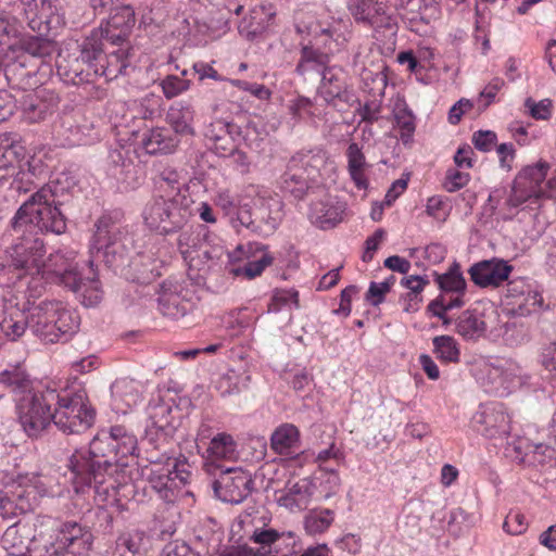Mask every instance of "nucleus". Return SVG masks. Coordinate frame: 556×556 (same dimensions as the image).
<instances>
[{"mask_svg":"<svg viewBox=\"0 0 556 556\" xmlns=\"http://www.w3.org/2000/svg\"><path fill=\"white\" fill-rule=\"evenodd\" d=\"M59 205L51 185H45L18 207L10 220L9 231L20 241L0 257V286L26 285L27 292L35 298L43 292L46 277L76 286L77 277L70 257L58 252L45 260V243L38 237L42 232H65L66 218Z\"/></svg>","mask_w":556,"mask_h":556,"instance_id":"f257e3e1","label":"nucleus"},{"mask_svg":"<svg viewBox=\"0 0 556 556\" xmlns=\"http://www.w3.org/2000/svg\"><path fill=\"white\" fill-rule=\"evenodd\" d=\"M93 542L92 533L76 522H65L54 540L41 543L36 538L35 525L17 521L10 526L1 538L2 547L11 556H87Z\"/></svg>","mask_w":556,"mask_h":556,"instance_id":"f03ea898","label":"nucleus"},{"mask_svg":"<svg viewBox=\"0 0 556 556\" xmlns=\"http://www.w3.org/2000/svg\"><path fill=\"white\" fill-rule=\"evenodd\" d=\"M110 432H102L93 438L88 451H76L68 459L71 471V483L77 496H84L92 489L100 493L101 486L108 484L103 490L116 489V480L112 478V471L119 465L115 456V450Z\"/></svg>","mask_w":556,"mask_h":556,"instance_id":"7ed1b4c3","label":"nucleus"},{"mask_svg":"<svg viewBox=\"0 0 556 556\" xmlns=\"http://www.w3.org/2000/svg\"><path fill=\"white\" fill-rule=\"evenodd\" d=\"M296 28L299 33L312 37V45L303 47L301 60L296 66V71L301 75L319 71L327 65L329 55L340 51L345 41L343 35L334 26L314 16L299 21Z\"/></svg>","mask_w":556,"mask_h":556,"instance_id":"20e7f679","label":"nucleus"},{"mask_svg":"<svg viewBox=\"0 0 556 556\" xmlns=\"http://www.w3.org/2000/svg\"><path fill=\"white\" fill-rule=\"evenodd\" d=\"M29 328L47 343H55L74 333L79 326V316L58 300H45L29 305Z\"/></svg>","mask_w":556,"mask_h":556,"instance_id":"39448f33","label":"nucleus"},{"mask_svg":"<svg viewBox=\"0 0 556 556\" xmlns=\"http://www.w3.org/2000/svg\"><path fill=\"white\" fill-rule=\"evenodd\" d=\"M54 496L48 485V479L42 476L26 473L10 479L0 489V515L12 518L33 509L41 496Z\"/></svg>","mask_w":556,"mask_h":556,"instance_id":"423d86ee","label":"nucleus"},{"mask_svg":"<svg viewBox=\"0 0 556 556\" xmlns=\"http://www.w3.org/2000/svg\"><path fill=\"white\" fill-rule=\"evenodd\" d=\"M76 50L74 53L67 50L59 52L56 58L59 76L72 85L93 83L97 78L96 62L104 58L98 34H91L80 46H77Z\"/></svg>","mask_w":556,"mask_h":556,"instance_id":"0eeeda50","label":"nucleus"},{"mask_svg":"<svg viewBox=\"0 0 556 556\" xmlns=\"http://www.w3.org/2000/svg\"><path fill=\"white\" fill-rule=\"evenodd\" d=\"M327 165L328 156L323 150L298 152L290 159L287 170L281 176V190L294 199H302Z\"/></svg>","mask_w":556,"mask_h":556,"instance_id":"6e6552de","label":"nucleus"},{"mask_svg":"<svg viewBox=\"0 0 556 556\" xmlns=\"http://www.w3.org/2000/svg\"><path fill=\"white\" fill-rule=\"evenodd\" d=\"M53 410V424L64 433H83L94 422L96 410L85 392L59 393Z\"/></svg>","mask_w":556,"mask_h":556,"instance_id":"1a4fd4ad","label":"nucleus"},{"mask_svg":"<svg viewBox=\"0 0 556 556\" xmlns=\"http://www.w3.org/2000/svg\"><path fill=\"white\" fill-rule=\"evenodd\" d=\"M58 399L56 390L47 389L15 404L18 421L28 437H37L53 421L51 407Z\"/></svg>","mask_w":556,"mask_h":556,"instance_id":"9d476101","label":"nucleus"},{"mask_svg":"<svg viewBox=\"0 0 556 556\" xmlns=\"http://www.w3.org/2000/svg\"><path fill=\"white\" fill-rule=\"evenodd\" d=\"M549 165L546 162H538L522 168L516 176L506 204L518 208L522 204L534 203L538 200L549 197L546 192L545 179Z\"/></svg>","mask_w":556,"mask_h":556,"instance_id":"9b49d317","label":"nucleus"},{"mask_svg":"<svg viewBox=\"0 0 556 556\" xmlns=\"http://www.w3.org/2000/svg\"><path fill=\"white\" fill-rule=\"evenodd\" d=\"M482 375L478 378L486 392L507 396L521 388L528 376L519 364L505 361L498 364H484Z\"/></svg>","mask_w":556,"mask_h":556,"instance_id":"f8f14e48","label":"nucleus"},{"mask_svg":"<svg viewBox=\"0 0 556 556\" xmlns=\"http://www.w3.org/2000/svg\"><path fill=\"white\" fill-rule=\"evenodd\" d=\"M1 287L5 288L4 286ZM10 288L16 289V293H23L26 302L21 304L15 294H12L10 298L7 295L3 298V302L0 305V333L10 341H16L25 333L27 327H29V319L25 312L31 304V300H36L38 296H30L29 292L26 290V285L21 286L16 283ZM42 294L43 292L39 298Z\"/></svg>","mask_w":556,"mask_h":556,"instance_id":"ddd939ff","label":"nucleus"},{"mask_svg":"<svg viewBox=\"0 0 556 556\" xmlns=\"http://www.w3.org/2000/svg\"><path fill=\"white\" fill-rule=\"evenodd\" d=\"M28 26L39 34H56L65 25L58 0H21Z\"/></svg>","mask_w":556,"mask_h":556,"instance_id":"4468645a","label":"nucleus"},{"mask_svg":"<svg viewBox=\"0 0 556 556\" xmlns=\"http://www.w3.org/2000/svg\"><path fill=\"white\" fill-rule=\"evenodd\" d=\"M472 428L490 439H503L510 432V417L501 403L481 405L471 418Z\"/></svg>","mask_w":556,"mask_h":556,"instance_id":"2eb2a0df","label":"nucleus"},{"mask_svg":"<svg viewBox=\"0 0 556 556\" xmlns=\"http://www.w3.org/2000/svg\"><path fill=\"white\" fill-rule=\"evenodd\" d=\"M222 477L213 482L216 496L226 503L239 504L250 493L251 479L241 468H225Z\"/></svg>","mask_w":556,"mask_h":556,"instance_id":"dca6fc26","label":"nucleus"},{"mask_svg":"<svg viewBox=\"0 0 556 556\" xmlns=\"http://www.w3.org/2000/svg\"><path fill=\"white\" fill-rule=\"evenodd\" d=\"M20 105L24 121L29 124L40 123L58 110L59 98L53 91L37 89L25 93Z\"/></svg>","mask_w":556,"mask_h":556,"instance_id":"f3484780","label":"nucleus"},{"mask_svg":"<svg viewBox=\"0 0 556 556\" xmlns=\"http://www.w3.org/2000/svg\"><path fill=\"white\" fill-rule=\"evenodd\" d=\"M506 303L514 313L526 316L541 309L543 298L527 280L518 278L507 285Z\"/></svg>","mask_w":556,"mask_h":556,"instance_id":"a211bd4d","label":"nucleus"},{"mask_svg":"<svg viewBox=\"0 0 556 556\" xmlns=\"http://www.w3.org/2000/svg\"><path fill=\"white\" fill-rule=\"evenodd\" d=\"M135 23V11L131 7H116L105 25H101L99 29L91 34L97 33L101 42L105 40L112 45H121L129 37Z\"/></svg>","mask_w":556,"mask_h":556,"instance_id":"6ab92c4d","label":"nucleus"},{"mask_svg":"<svg viewBox=\"0 0 556 556\" xmlns=\"http://www.w3.org/2000/svg\"><path fill=\"white\" fill-rule=\"evenodd\" d=\"M513 266L501 258L481 261L473 264L469 275L475 285L481 288H497L508 280Z\"/></svg>","mask_w":556,"mask_h":556,"instance_id":"aec40b11","label":"nucleus"},{"mask_svg":"<svg viewBox=\"0 0 556 556\" xmlns=\"http://www.w3.org/2000/svg\"><path fill=\"white\" fill-rule=\"evenodd\" d=\"M313 500L312 483L305 478L288 482L285 489L276 492L278 505L291 513L306 509Z\"/></svg>","mask_w":556,"mask_h":556,"instance_id":"412c9836","label":"nucleus"},{"mask_svg":"<svg viewBox=\"0 0 556 556\" xmlns=\"http://www.w3.org/2000/svg\"><path fill=\"white\" fill-rule=\"evenodd\" d=\"M238 457L237 443L233 438L225 432L216 434L206 450L205 470L215 475L216 470L225 469L218 464L220 460H235Z\"/></svg>","mask_w":556,"mask_h":556,"instance_id":"4be33fe9","label":"nucleus"},{"mask_svg":"<svg viewBox=\"0 0 556 556\" xmlns=\"http://www.w3.org/2000/svg\"><path fill=\"white\" fill-rule=\"evenodd\" d=\"M0 386L12 394L15 403L34 394V380L21 365L9 366L0 371Z\"/></svg>","mask_w":556,"mask_h":556,"instance_id":"5701e85b","label":"nucleus"},{"mask_svg":"<svg viewBox=\"0 0 556 556\" xmlns=\"http://www.w3.org/2000/svg\"><path fill=\"white\" fill-rule=\"evenodd\" d=\"M68 257L73 264L72 270H73V273H75V275L77 277V280L75 281L76 286L72 287L71 285L65 283L61 279H54V278L48 279V277H46L43 279V291L46 290V286L48 283L61 285V286H64L65 288H68L71 291H73L75 293H79V295L81 298V303L85 306H90V307L96 306L97 304L100 303V301L102 299V291L100 289L99 280L96 279V277L88 279V280H84L81 278L80 274L77 271V265L74 262V256L72 255V253L70 254Z\"/></svg>","mask_w":556,"mask_h":556,"instance_id":"b1692460","label":"nucleus"},{"mask_svg":"<svg viewBox=\"0 0 556 556\" xmlns=\"http://www.w3.org/2000/svg\"><path fill=\"white\" fill-rule=\"evenodd\" d=\"M173 207L172 199L155 198L144 211L143 217L147 226L160 235L169 233L174 225L172 220Z\"/></svg>","mask_w":556,"mask_h":556,"instance_id":"393cba45","label":"nucleus"},{"mask_svg":"<svg viewBox=\"0 0 556 556\" xmlns=\"http://www.w3.org/2000/svg\"><path fill=\"white\" fill-rule=\"evenodd\" d=\"M316 72L321 75L318 93L326 102L343 96L348 88V75L342 67L324 65Z\"/></svg>","mask_w":556,"mask_h":556,"instance_id":"a878e982","label":"nucleus"},{"mask_svg":"<svg viewBox=\"0 0 556 556\" xmlns=\"http://www.w3.org/2000/svg\"><path fill=\"white\" fill-rule=\"evenodd\" d=\"M96 228L91 251L97 250L99 253L104 250L108 253L109 249L121 239V220L117 216L104 214L98 219Z\"/></svg>","mask_w":556,"mask_h":556,"instance_id":"bb28decb","label":"nucleus"},{"mask_svg":"<svg viewBox=\"0 0 556 556\" xmlns=\"http://www.w3.org/2000/svg\"><path fill=\"white\" fill-rule=\"evenodd\" d=\"M24 157H26L25 144L11 134L0 135V172H9ZM5 176L0 175V187L3 186Z\"/></svg>","mask_w":556,"mask_h":556,"instance_id":"cd10ccee","label":"nucleus"},{"mask_svg":"<svg viewBox=\"0 0 556 556\" xmlns=\"http://www.w3.org/2000/svg\"><path fill=\"white\" fill-rule=\"evenodd\" d=\"M348 8L356 22L365 24H381L387 15L383 0H349Z\"/></svg>","mask_w":556,"mask_h":556,"instance_id":"c85d7f7f","label":"nucleus"},{"mask_svg":"<svg viewBox=\"0 0 556 556\" xmlns=\"http://www.w3.org/2000/svg\"><path fill=\"white\" fill-rule=\"evenodd\" d=\"M312 493L315 501H327L338 494L341 488V479L337 470L320 468L312 478Z\"/></svg>","mask_w":556,"mask_h":556,"instance_id":"c756f323","label":"nucleus"},{"mask_svg":"<svg viewBox=\"0 0 556 556\" xmlns=\"http://www.w3.org/2000/svg\"><path fill=\"white\" fill-rule=\"evenodd\" d=\"M300 443V431L292 424L280 425L270 437L271 450L283 456L296 454Z\"/></svg>","mask_w":556,"mask_h":556,"instance_id":"7c9ffc66","label":"nucleus"},{"mask_svg":"<svg viewBox=\"0 0 556 556\" xmlns=\"http://www.w3.org/2000/svg\"><path fill=\"white\" fill-rule=\"evenodd\" d=\"M281 219V203L278 200L265 201L255 213V231L263 236L271 235Z\"/></svg>","mask_w":556,"mask_h":556,"instance_id":"2f4dec72","label":"nucleus"},{"mask_svg":"<svg viewBox=\"0 0 556 556\" xmlns=\"http://www.w3.org/2000/svg\"><path fill=\"white\" fill-rule=\"evenodd\" d=\"M343 207L336 204L331 199H325L312 203L309 217L320 228H329L340 223Z\"/></svg>","mask_w":556,"mask_h":556,"instance_id":"473e14b6","label":"nucleus"},{"mask_svg":"<svg viewBox=\"0 0 556 556\" xmlns=\"http://www.w3.org/2000/svg\"><path fill=\"white\" fill-rule=\"evenodd\" d=\"M102 55L104 58L96 62L97 78L105 77L106 80L114 79L127 67L126 53L122 49L110 53H105L102 49Z\"/></svg>","mask_w":556,"mask_h":556,"instance_id":"72a5a7b5","label":"nucleus"},{"mask_svg":"<svg viewBox=\"0 0 556 556\" xmlns=\"http://www.w3.org/2000/svg\"><path fill=\"white\" fill-rule=\"evenodd\" d=\"M112 437V445L115 450V456L119 460L118 466H126L122 459L127 456H132L137 450V438L129 432L124 426H113L110 429Z\"/></svg>","mask_w":556,"mask_h":556,"instance_id":"f704fd0d","label":"nucleus"},{"mask_svg":"<svg viewBox=\"0 0 556 556\" xmlns=\"http://www.w3.org/2000/svg\"><path fill=\"white\" fill-rule=\"evenodd\" d=\"M112 392L115 402L124 404V408L119 407L123 412L132 408L141 401L140 383L134 379L116 380L112 387Z\"/></svg>","mask_w":556,"mask_h":556,"instance_id":"c9c22d12","label":"nucleus"},{"mask_svg":"<svg viewBox=\"0 0 556 556\" xmlns=\"http://www.w3.org/2000/svg\"><path fill=\"white\" fill-rule=\"evenodd\" d=\"M435 280L443 294L447 296L448 293H452L450 299L463 300L467 283L457 264L451 266L446 273L438 275Z\"/></svg>","mask_w":556,"mask_h":556,"instance_id":"e433bc0d","label":"nucleus"},{"mask_svg":"<svg viewBox=\"0 0 556 556\" xmlns=\"http://www.w3.org/2000/svg\"><path fill=\"white\" fill-rule=\"evenodd\" d=\"M349 174L358 189L367 188V179L365 176V155L362 148L356 142H351L346 149Z\"/></svg>","mask_w":556,"mask_h":556,"instance_id":"4c0bfd02","label":"nucleus"},{"mask_svg":"<svg viewBox=\"0 0 556 556\" xmlns=\"http://www.w3.org/2000/svg\"><path fill=\"white\" fill-rule=\"evenodd\" d=\"M273 16V12H265L264 8H255L251 11L249 18H244L239 24V31L248 39H253L267 29Z\"/></svg>","mask_w":556,"mask_h":556,"instance_id":"58836bf2","label":"nucleus"},{"mask_svg":"<svg viewBox=\"0 0 556 556\" xmlns=\"http://www.w3.org/2000/svg\"><path fill=\"white\" fill-rule=\"evenodd\" d=\"M456 331L465 339H477L484 333L485 323L476 311L468 309L457 318Z\"/></svg>","mask_w":556,"mask_h":556,"instance_id":"ea45409f","label":"nucleus"},{"mask_svg":"<svg viewBox=\"0 0 556 556\" xmlns=\"http://www.w3.org/2000/svg\"><path fill=\"white\" fill-rule=\"evenodd\" d=\"M141 144L149 154L167 153L173 148V140L167 130L154 128L143 135Z\"/></svg>","mask_w":556,"mask_h":556,"instance_id":"a19ab883","label":"nucleus"},{"mask_svg":"<svg viewBox=\"0 0 556 556\" xmlns=\"http://www.w3.org/2000/svg\"><path fill=\"white\" fill-rule=\"evenodd\" d=\"M5 180L9 177H14L15 189L20 192H28L34 182L35 173L31 170L29 161H25V157L14 167H10L9 172L3 173Z\"/></svg>","mask_w":556,"mask_h":556,"instance_id":"79ce46f5","label":"nucleus"},{"mask_svg":"<svg viewBox=\"0 0 556 556\" xmlns=\"http://www.w3.org/2000/svg\"><path fill=\"white\" fill-rule=\"evenodd\" d=\"M20 49L33 56L46 58L55 51L53 41L40 36H28L18 40Z\"/></svg>","mask_w":556,"mask_h":556,"instance_id":"37998d69","label":"nucleus"},{"mask_svg":"<svg viewBox=\"0 0 556 556\" xmlns=\"http://www.w3.org/2000/svg\"><path fill=\"white\" fill-rule=\"evenodd\" d=\"M299 307V292L295 289H276L273 292L268 312L278 313Z\"/></svg>","mask_w":556,"mask_h":556,"instance_id":"c03bdc74","label":"nucleus"},{"mask_svg":"<svg viewBox=\"0 0 556 556\" xmlns=\"http://www.w3.org/2000/svg\"><path fill=\"white\" fill-rule=\"evenodd\" d=\"M334 514L330 509L314 510L306 515L304 527L308 534L325 532L333 522Z\"/></svg>","mask_w":556,"mask_h":556,"instance_id":"a18cd8bd","label":"nucleus"},{"mask_svg":"<svg viewBox=\"0 0 556 556\" xmlns=\"http://www.w3.org/2000/svg\"><path fill=\"white\" fill-rule=\"evenodd\" d=\"M433 348L437 357L444 363H457L459 361V349L454 338L440 336L433 339Z\"/></svg>","mask_w":556,"mask_h":556,"instance_id":"49530a36","label":"nucleus"},{"mask_svg":"<svg viewBox=\"0 0 556 556\" xmlns=\"http://www.w3.org/2000/svg\"><path fill=\"white\" fill-rule=\"evenodd\" d=\"M229 222L236 230L247 228L255 231V217H253L251 210L247 203H237L232 213L229 216Z\"/></svg>","mask_w":556,"mask_h":556,"instance_id":"de8ad7c7","label":"nucleus"},{"mask_svg":"<svg viewBox=\"0 0 556 556\" xmlns=\"http://www.w3.org/2000/svg\"><path fill=\"white\" fill-rule=\"evenodd\" d=\"M207 30L208 26L205 23H201L195 17H190L184 20L179 34L187 38L188 41L198 45L202 41Z\"/></svg>","mask_w":556,"mask_h":556,"instance_id":"09e8293b","label":"nucleus"},{"mask_svg":"<svg viewBox=\"0 0 556 556\" xmlns=\"http://www.w3.org/2000/svg\"><path fill=\"white\" fill-rule=\"evenodd\" d=\"M273 263V257L268 253H263L257 260L248 262L245 265L233 270L237 276H244L253 279L260 276L264 269Z\"/></svg>","mask_w":556,"mask_h":556,"instance_id":"8fccbe9b","label":"nucleus"},{"mask_svg":"<svg viewBox=\"0 0 556 556\" xmlns=\"http://www.w3.org/2000/svg\"><path fill=\"white\" fill-rule=\"evenodd\" d=\"M293 540L294 534L292 532H279L275 529L267 528V529H255L251 540L260 544L262 546H270L271 544L278 542L279 540Z\"/></svg>","mask_w":556,"mask_h":556,"instance_id":"3c124183","label":"nucleus"},{"mask_svg":"<svg viewBox=\"0 0 556 556\" xmlns=\"http://www.w3.org/2000/svg\"><path fill=\"white\" fill-rule=\"evenodd\" d=\"M18 34L17 21L10 16H0V46L12 49V39Z\"/></svg>","mask_w":556,"mask_h":556,"instance_id":"603ef678","label":"nucleus"},{"mask_svg":"<svg viewBox=\"0 0 556 556\" xmlns=\"http://www.w3.org/2000/svg\"><path fill=\"white\" fill-rule=\"evenodd\" d=\"M230 124L224 122V121H216L214 123H212L206 131H205V136L215 141L216 143L219 142V141H223L225 142L226 144H222L220 148L223 150H230L231 148H228L227 144L229 143V140H230Z\"/></svg>","mask_w":556,"mask_h":556,"instance_id":"864d4df0","label":"nucleus"},{"mask_svg":"<svg viewBox=\"0 0 556 556\" xmlns=\"http://www.w3.org/2000/svg\"><path fill=\"white\" fill-rule=\"evenodd\" d=\"M525 106L534 119L547 121L552 116L553 102L551 99H543L536 102L529 98L526 100Z\"/></svg>","mask_w":556,"mask_h":556,"instance_id":"5fc2aeb1","label":"nucleus"},{"mask_svg":"<svg viewBox=\"0 0 556 556\" xmlns=\"http://www.w3.org/2000/svg\"><path fill=\"white\" fill-rule=\"evenodd\" d=\"M470 176L466 172L455 168L448 169L445 175L444 188L448 192H455L469 182Z\"/></svg>","mask_w":556,"mask_h":556,"instance_id":"6e6d98bb","label":"nucleus"},{"mask_svg":"<svg viewBox=\"0 0 556 556\" xmlns=\"http://www.w3.org/2000/svg\"><path fill=\"white\" fill-rule=\"evenodd\" d=\"M528 523L526 517L519 511H510L503 523V529L511 534L519 535L527 530Z\"/></svg>","mask_w":556,"mask_h":556,"instance_id":"4d7b16f0","label":"nucleus"},{"mask_svg":"<svg viewBox=\"0 0 556 556\" xmlns=\"http://www.w3.org/2000/svg\"><path fill=\"white\" fill-rule=\"evenodd\" d=\"M464 305V301L460 299H447L445 294H441L437 300L431 302L428 306V309L438 317H442V315L452 308L460 307Z\"/></svg>","mask_w":556,"mask_h":556,"instance_id":"13d9d810","label":"nucleus"},{"mask_svg":"<svg viewBox=\"0 0 556 556\" xmlns=\"http://www.w3.org/2000/svg\"><path fill=\"white\" fill-rule=\"evenodd\" d=\"M426 213L428 216L444 220L447 216L446 203L441 195H433L427 200Z\"/></svg>","mask_w":556,"mask_h":556,"instance_id":"bf43d9fd","label":"nucleus"},{"mask_svg":"<svg viewBox=\"0 0 556 556\" xmlns=\"http://www.w3.org/2000/svg\"><path fill=\"white\" fill-rule=\"evenodd\" d=\"M173 288L174 283L170 280H166L160 286L157 301L160 309L164 315L170 314L172 311L174 299Z\"/></svg>","mask_w":556,"mask_h":556,"instance_id":"052dcab7","label":"nucleus"},{"mask_svg":"<svg viewBox=\"0 0 556 556\" xmlns=\"http://www.w3.org/2000/svg\"><path fill=\"white\" fill-rule=\"evenodd\" d=\"M496 140V134L491 130H479L476 131L472 136V143L478 150L482 152L491 151L492 148L495 146Z\"/></svg>","mask_w":556,"mask_h":556,"instance_id":"680f3d73","label":"nucleus"},{"mask_svg":"<svg viewBox=\"0 0 556 556\" xmlns=\"http://www.w3.org/2000/svg\"><path fill=\"white\" fill-rule=\"evenodd\" d=\"M312 106L311 99L300 96L290 101L288 109L293 117L301 118L304 114H312Z\"/></svg>","mask_w":556,"mask_h":556,"instance_id":"e2e57ef3","label":"nucleus"},{"mask_svg":"<svg viewBox=\"0 0 556 556\" xmlns=\"http://www.w3.org/2000/svg\"><path fill=\"white\" fill-rule=\"evenodd\" d=\"M361 122L374 123L378 121L381 113V105L376 101H370L357 109Z\"/></svg>","mask_w":556,"mask_h":556,"instance_id":"0e129e2a","label":"nucleus"},{"mask_svg":"<svg viewBox=\"0 0 556 556\" xmlns=\"http://www.w3.org/2000/svg\"><path fill=\"white\" fill-rule=\"evenodd\" d=\"M500 165L502 168L509 170L513 167L515 159V148L513 143H502L496 148Z\"/></svg>","mask_w":556,"mask_h":556,"instance_id":"69168bd1","label":"nucleus"},{"mask_svg":"<svg viewBox=\"0 0 556 556\" xmlns=\"http://www.w3.org/2000/svg\"><path fill=\"white\" fill-rule=\"evenodd\" d=\"M389 292L387 282H371L367 291V300L374 306L383 302L384 295Z\"/></svg>","mask_w":556,"mask_h":556,"instance_id":"338daca9","label":"nucleus"},{"mask_svg":"<svg viewBox=\"0 0 556 556\" xmlns=\"http://www.w3.org/2000/svg\"><path fill=\"white\" fill-rule=\"evenodd\" d=\"M541 364L546 370L556 372V342L549 343L543 348Z\"/></svg>","mask_w":556,"mask_h":556,"instance_id":"774afa93","label":"nucleus"}]
</instances>
